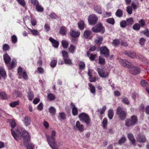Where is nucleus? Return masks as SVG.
<instances>
[{"mask_svg":"<svg viewBox=\"0 0 149 149\" xmlns=\"http://www.w3.org/2000/svg\"><path fill=\"white\" fill-rule=\"evenodd\" d=\"M19 128L21 131L20 132L19 130V134H20L23 137L24 143L25 146L27 147V149H34V146L30 142V136L28 133L23 128L21 127Z\"/></svg>","mask_w":149,"mask_h":149,"instance_id":"obj_1","label":"nucleus"},{"mask_svg":"<svg viewBox=\"0 0 149 149\" xmlns=\"http://www.w3.org/2000/svg\"><path fill=\"white\" fill-rule=\"evenodd\" d=\"M138 121L136 116L135 115L132 116L130 118H127L125 121V125L128 127H130L135 125L136 124Z\"/></svg>","mask_w":149,"mask_h":149,"instance_id":"obj_2","label":"nucleus"},{"mask_svg":"<svg viewBox=\"0 0 149 149\" xmlns=\"http://www.w3.org/2000/svg\"><path fill=\"white\" fill-rule=\"evenodd\" d=\"M116 114L121 120H124L127 117V112L122 107H118L116 109Z\"/></svg>","mask_w":149,"mask_h":149,"instance_id":"obj_3","label":"nucleus"},{"mask_svg":"<svg viewBox=\"0 0 149 149\" xmlns=\"http://www.w3.org/2000/svg\"><path fill=\"white\" fill-rule=\"evenodd\" d=\"M79 118L81 121L85 123L87 125L89 124L90 123V117L85 113H82L79 114Z\"/></svg>","mask_w":149,"mask_h":149,"instance_id":"obj_4","label":"nucleus"},{"mask_svg":"<svg viewBox=\"0 0 149 149\" xmlns=\"http://www.w3.org/2000/svg\"><path fill=\"white\" fill-rule=\"evenodd\" d=\"M91 30L94 32L97 33L99 32L102 33H103L105 31L104 27L100 23L97 24L96 27H93Z\"/></svg>","mask_w":149,"mask_h":149,"instance_id":"obj_5","label":"nucleus"},{"mask_svg":"<svg viewBox=\"0 0 149 149\" xmlns=\"http://www.w3.org/2000/svg\"><path fill=\"white\" fill-rule=\"evenodd\" d=\"M118 61L123 66L126 67L128 68H130L132 67V64L131 62L125 59H123L121 58H119Z\"/></svg>","mask_w":149,"mask_h":149,"instance_id":"obj_6","label":"nucleus"},{"mask_svg":"<svg viewBox=\"0 0 149 149\" xmlns=\"http://www.w3.org/2000/svg\"><path fill=\"white\" fill-rule=\"evenodd\" d=\"M98 20V17L95 15L93 14L90 15L88 19L89 23L91 25L95 24Z\"/></svg>","mask_w":149,"mask_h":149,"instance_id":"obj_7","label":"nucleus"},{"mask_svg":"<svg viewBox=\"0 0 149 149\" xmlns=\"http://www.w3.org/2000/svg\"><path fill=\"white\" fill-rule=\"evenodd\" d=\"M97 70L100 76L102 78H106L109 76V73L105 70L100 68H97Z\"/></svg>","mask_w":149,"mask_h":149,"instance_id":"obj_8","label":"nucleus"},{"mask_svg":"<svg viewBox=\"0 0 149 149\" xmlns=\"http://www.w3.org/2000/svg\"><path fill=\"white\" fill-rule=\"evenodd\" d=\"M100 53L105 57L108 58L109 55V52L108 49L106 47H101L100 49Z\"/></svg>","mask_w":149,"mask_h":149,"instance_id":"obj_9","label":"nucleus"},{"mask_svg":"<svg viewBox=\"0 0 149 149\" xmlns=\"http://www.w3.org/2000/svg\"><path fill=\"white\" fill-rule=\"evenodd\" d=\"M56 133L55 131L53 130L51 133V136L49 137L48 135H46V137L47 139L48 142L55 141V137L56 136Z\"/></svg>","mask_w":149,"mask_h":149,"instance_id":"obj_10","label":"nucleus"},{"mask_svg":"<svg viewBox=\"0 0 149 149\" xmlns=\"http://www.w3.org/2000/svg\"><path fill=\"white\" fill-rule=\"evenodd\" d=\"M123 54L131 58H134L136 56V53L133 51L125 50L123 52Z\"/></svg>","mask_w":149,"mask_h":149,"instance_id":"obj_11","label":"nucleus"},{"mask_svg":"<svg viewBox=\"0 0 149 149\" xmlns=\"http://www.w3.org/2000/svg\"><path fill=\"white\" fill-rule=\"evenodd\" d=\"M84 125L81 124L79 121H77L76 123L75 126L74 127L75 129H78L80 132H82L84 130Z\"/></svg>","mask_w":149,"mask_h":149,"instance_id":"obj_12","label":"nucleus"},{"mask_svg":"<svg viewBox=\"0 0 149 149\" xmlns=\"http://www.w3.org/2000/svg\"><path fill=\"white\" fill-rule=\"evenodd\" d=\"M25 125L27 126L30 125L31 123L30 118L28 116H25L22 120Z\"/></svg>","mask_w":149,"mask_h":149,"instance_id":"obj_13","label":"nucleus"},{"mask_svg":"<svg viewBox=\"0 0 149 149\" xmlns=\"http://www.w3.org/2000/svg\"><path fill=\"white\" fill-rule=\"evenodd\" d=\"M18 128L14 130L12 129H11L12 135L15 140L18 141L19 139V131Z\"/></svg>","mask_w":149,"mask_h":149,"instance_id":"obj_14","label":"nucleus"},{"mask_svg":"<svg viewBox=\"0 0 149 149\" xmlns=\"http://www.w3.org/2000/svg\"><path fill=\"white\" fill-rule=\"evenodd\" d=\"M130 68V71L134 75H136L139 73L140 72V70L139 68L137 67H133L132 65Z\"/></svg>","mask_w":149,"mask_h":149,"instance_id":"obj_15","label":"nucleus"},{"mask_svg":"<svg viewBox=\"0 0 149 149\" xmlns=\"http://www.w3.org/2000/svg\"><path fill=\"white\" fill-rule=\"evenodd\" d=\"M3 58L5 63L6 65L8 64L10 62L11 58L8 54L5 53L3 55Z\"/></svg>","mask_w":149,"mask_h":149,"instance_id":"obj_16","label":"nucleus"},{"mask_svg":"<svg viewBox=\"0 0 149 149\" xmlns=\"http://www.w3.org/2000/svg\"><path fill=\"white\" fill-rule=\"evenodd\" d=\"M137 140L140 143H143L146 141L145 136L143 135L139 134L138 136Z\"/></svg>","mask_w":149,"mask_h":149,"instance_id":"obj_17","label":"nucleus"},{"mask_svg":"<svg viewBox=\"0 0 149 149\" xmlns=\"http://www.w3.org/2000/svg\"><path fill=\"white\" fill-rule=\"evenodd\" d=\"M80 34V33L79 31H77L75 30H71L70 35L73 37H77L79 36Z\"/></svg>","mask_w":149,"mask_h":149,"instance_id":"obj_18","label":"nucleus"},{"mask_svg":"<svg viewBox=\"0 0 149 149\" xmlns=\"http://www.w3.org/2000/svg\"><path fill=\"white\" fill-rule=\"evenodd\" d=\"M91 32L90 31L86 30L84 32V37L85 38L90 39L91 38Z\"/></svg>","mask_w":149,"mask_h":149,"instance_id":"obj_19","label":"nucleus"},{"mask_svg":"<svg viewBox=\"0 0 149 149\" xmlns=\"http://www.w3.org/2000/svg\"><path fill=\"white\" fill-rule=\"evenodd\" d=\"M49 40L52 43L53 46L55 48H57L58 47L59 43L58 41L54 39L51 37L49 38Z\"/></svg>","mask_w":149,"mask_h":149,"instance_id":"obj_20","label":"nucleus"},{"mask_svg":"<svg viewBox=\"0 0 149 149\" xmlns=\"http://www.w3.org/2000/svg\"><path fill=\"white\" fill-rule=\"evenodd\" d=\"M71 106L73 107L72 109V113L74 116L77 115L78 113V110L76 107L75 105L73 103H71Z\"/></svg>","mask_w":149,"mask_h":149,"instance_id":"obj_21","label":"nucleus"},{"mask_svg":"<svg viewBox=\"0 0 149 149\" xmlns=\"http://www.w3.org/2000/svg\"><path fill=\"white\" fill-rule=\"evenodd\" d=\"M127 135L128 139L133 144H134L135 142V140L133 134L131 133H129Z\"/></svg>","mask_w":149,"mask_h":149,"instance_id":"obj_22","label":"nucleus"},{"mask_svg":"<svg viewBox=\"0 0 149 149\" xmlns=\"http://www.w3.org/2000/svg\"><path fill=\"white\" fill-rule=\"evenodd\" d=\"M103 38L102 36H99L96 37L95 40V42L98 45H100L102 42Z\"/></svg>","mask_w":149,"mask_h":149,"instance_id":"obj_23","label":"nucleus"},{"mask_svg":"<svg viewBox=\"0 0 149 149\" xmlns=\"http://www.w3.org/2000/svg\"><path fill=\"white\" fill-rule=\"evenodd\" d=\"M79 28L80 30H83L85 27V24L83 21L81 20L78 23Z\"/></svg>","mask_w":149,"mask_h":149,"instance_id":"obj_24","label":"nucleus"},{"mask_svg":"<svg viewBox=\"0 0 149 149\" xmlns=\"http://www.w3.org/2000/svg\"><path fill=\"white\" fill-rule=\"evenodd\" d=\"M16 64L17 62L16 60L15 59H13L11 63L8 66V69L10 70L12 69L16 66Z\"/></svg>","mask_w":149,"mask_h":149,"instance_id":"obj_25","label":"nucleus"},{"mask_svg":"<svg viewBox=\"0 0 149 149\" xmlns=\"http://www.w3.org/2000/svg\"><path fill=\"white\" fill-rule=\"evenodd\" d=\"M95 10L97 13L100 14H102V12L101 7L100 6L96 5L94 7Z\"/></svg>","mask_w":149,"mask_h":149,"instance_id":"obj_26","label":"nucleus"},{"mask_svg":"<svg viewBox=\"0 0 149 149\" xmlns=\"http://www.w3.org/2000/svg\"><path fill=\"white\" fill-rule=\"evenodd\" d=\"M30 31L32 33L33 35L35 36H39L40 34L39 32L36 29H31L28 28Z\"/></svg>","mask_w":149,"mask_h":149,"instance_id":"obj_27","label":"nucleus"},{"mask_svg":"<svg viewBox=\"0 0 149 149\" xmlns=\"http://www.w3.org/2000/svg\"><path fill=\"white\" fill-rule=\"evenodd\" d=\"M6 75V72L4 68L1 67L0 68V79H1V77H4Z\"/></svg>","mask_w":149,"mask_h":149,"instance_id":"obj_28","label":"nucleus"},{"mask_svg":"<svg viewBox=\"0 0 149 149\" xmlns=\"http://www.w3.org/2000/svg\"><path fill=\"white\" fill-rule=\"evenodd\" d=\"M114 113L113 109H109L108 111V116L109 118L111 120L113 116Z\"/></svg>","mask_w":149,"mask_h":149,"instance_id":"obj_29","label":"nucleus"},{"mask_svg":"<svg viewBox=\"0 0 149 149\" xmlns=\"http://www.w3.org/2000/svg\"><path fill=\"white\" fill-rule=\"evenodd\" d=\"M48 143L52 149H58L57 146L55 143V141H54L53 142H51Z\"/></svg>","mask_w":149,"mask_h":149,"instance_id":"obj_30","label":"nucleus"},{"mask_svg":"<svg viewBox=\"0 0 149 149\" xmlns=\"http://www.w3.org/2000/svg\"><path fill=\"white\" fill-rule=\"evenodd\" d=\"M48 98L51 101L54 100L56 98V96L53 94L50 93L47 95Z\"/></svg>","mask_w":149,"mask_h":149,"instance_id":"obj_31","label":"nucleus"},{"mask_svg":"<svg viewBox=\"0 0 149 149\" xmlns=\"http://www.w3.org/2000/svg\"><path fill=\"white\" fill-rule=\"evenodd\" d=\"M49 112L52 115H54L56 112V109L54 107L52 106L49 108Z\"/></svg>","mask_w":149,"mask_h":149,"instance_id":"obj_32","label":"nucleus"},{"mask_svg":"<svg viewBox=\"0 0 149 149\" xmlns=\"http://www.w3.org/2000/svg\"><path fill=\"white\" fill-rule=\"evenodd\" d=\"M126 140V138L125 136L122 137L118 141V144L121 145L124 143Z\"/></svg>","mask_w":149,"mask_h":149,"instance_id":"obj_33","label":"nucleus"},{"mask_svg":"<svg viewBox=\"0 0 149 149\" xmlns=\"http://www.w3.org/2000/svg\"><path fill=\"white\" fill-rule=\"evenodd\" d=\"M88 86L90 87V91L93 94L95 93V87L93 86L92 84L89 83Z\"/></svg>","mask_w":149,"mask_h":149,"instance_id":"obj_34","label":"nucleus"},{"mask_svg":"<svg viewBox=\"0 0 149 149\" xmlns=\"http://www.w3.org/2000/svg\"><path fill=\"white\" fill-rule=\"evenodd\" d=\"M67 31L66 28L64 26H62L60 30V33L62 35H65Z\"/></svg>","mask_w":149,"mask_h":149,"instance_id":"obj_35","label":"nucleus"},{"mask_svg":"<svg viewBox=\"0 0 149 149\" xmlns=\"http://www.w3.org/2000/svg\"><path fill=\"white\" fill-rule=\"evenodd\" d=\"M115 14L117 17H120L122 16L123 13L121 9H119L116 11Z\"/></svg>","mask_w":149,"mask_h":149,"instance_id":"obj_36","label":"nucleus"},{"mask_svg":"<svg viewBox=\"0 0 149 149\" xmlns=\"http://www.w3.org/2000/svg\"><path fill=\"white\" fill-rule=\"evenodd\" d=\"M36 7V9L38 12H41L44 10L43 8L40 5L39 3Z\"/></svg>","mask_w":149,"mask_h":149,"instance_id":"obj_37","label":"nucleus"},{"mask_svg":"<svg viewBox=\"0 0 149 149\" xmlns=\"http://www.w3.org/2000/svg\"><path fill=\"white\" fill-rule=\"evenodd\" d=\"M61 43L63 48H66L68 46V41L66 40H63L61 41Z\"/></svg>","mask_w":149,"mask_h":149,"instance_id":"obj_38","label":"nucleus"},{"mask_svg":"<svg viewBox=\"0 0 149 149\" xmlns=\"http://www.w3.org/2000/svg\"><path fill=\"white\" fill-rule=\"evenodd\" d=\"M0 96L1 98L3 100H6L7 98V95L6 93L4 92H2L0 93Z\"/></svg>","mask_w":149,"mask_h":149,"instance_id":"obj_39","label":"nucleus"},{"mask_svg":"<svg viewBox=\"0 0 149 149\" xmlns=\"http://www.w3.org/2000/svg\"><path fill=\"white\" fill-rule=\"evenodd\" d=\"M75 49V47L73 45H70L69 48V50L70 52L73 54L74 53Z\"/></svg>","mask_w":149,"mask_h":149,"instance_id":"obj_40","label":"nucleus"},{"mask_svg":"<svg viewBox=\"0 0 149 149\" xmlns=\"http://www.w3.org/2000/svg\"><path fill=\"white\" fill-rule=\"evenodd\" d=\"M9 123L10 126L13 128L16 125V123L15 121L13 119H10L9 120Z\"/></svg>","mask_w":149,"mask_h":149,"instance_id":"obj_41","label":"nucleus"},{"mask_svg":"<svg viewBox=\"0 0 149 149\" xmlns=\"http://www.w3.org/2000/svg\"><path fill=\"white\" fill-rule=\"evenodd\" d=\"M29 1L31 4L35 6L39 3L38 0H30Z\"/></svg>","mask_w":149,"mask_h":149,"instance_id":"obj_42","label":"nucleus"},{"mask_svg":"<svg viewBox=\"0 0 149 149\" xmlns=\"http://www.w3.org/2000/svg\"><path fill=\"white\" fill-rule=\"evenodd\" d=\"M140 28V26L139 24H135L133 26V29L135 30H139Z\"/></svg>","mask_w":149,"mask_h":149,"instance_id":"obj_43","label":"nucleus"},{"mask_svg":"<svg viewBox=\"0 0 149 149\" xmlns=\"http://www.w3.org/2000/svg\"><path fill=\"white\" fill-rule=\"evenodd\" d=\"M19 4L24 8H26V3L24 0H19Z\"/></svg>","mask_w":149,"mask_h":149,"instance_id":"obj_44","label":"nucleus"},{"mask_svg":"<svg viewBox=\"0 0 149 149\" xmlns=\"http://www.w3.org/2000/svg\"><path fill=\"white\" fill-rule=\"evenodd\" d=\"M133 19L132 17L127 18L126 19V22L127 24H132L133 23Z\"/></svg>","mask_w":149,"mask_h":149,"instance_id":"obj_45","label":"nucleus"},{"mask_svg":"<svg viewBox=\"0 0 149 149\" xmlns=\"http://www.w3.org/2000/svg\"><path fill=\"white\" fill-rule=\"evenodd\" d=\"M79 67L80 69H83L85 67V64L84 62L81 61H80L79 63Z\"/></svg>","mask_w":149,"mask_h":149,"instance_id":"obj_46","label":"nucleus"},{"mask_svg":"<svg viewBox=\"0 0 149 149\" xmlns=\"http://www.w3.org/2000/svg\"><path fill=\"white\" fill-rule=\"evenodd\" d=\"M62 53L63 54V59L68 58V55L67 52L65 51H63L62 52Z\"/></svg>","mask_w":149,"mask_h":149,"instance_id":"obj_47","label":"nucleus"},{"mask_svg":"<svg viewBox=\"0 0 149 149\" xmlns=\"http://www.w3.org/2000/svg\"><path fill=\"white\" fill-rule=\"evenodd\" d=\"M119 43L120 42L118 40L114 39L113 40L112 42V44L114 46L117 47L118 46Z\"/></svg>","mask_w":149,"mask_h":149,"instance_id":"obj_48","label":"nucleus"},{"mask_svg":"<svg viewBox=\"0 0 149 149\" xmlns=\"http://www.w3.org/2000/svg\"><path fill=\"white\" fill-rule=\"evenodd\" d=\"M107 22L113 25L115 23L114 19L113 18H110L106 20Z\"/></svg>","mask_w":149,"mask_h":149,"instance_id":"obj_49","label":"nucleus"},{"mask_svg":"<svg viewBox=\"0 0 149 149\" xmlns=\"http://www.w3.org/2000/svg\"><path fill=\"white\" fill-rule=\"evenodd\" d=\"M27 97H28V99L30 101H31L34 97L33 95L31 92L28 93Z\"/></svg>","mask_w":149,"mask_h":149,"instance_id":"obj_50","label":"nucleus"},{"mask_svg":"<svg viewBox=\"0 0 149 149\" xmlns=\"http://www.w3.org/2000/svg\"><path fill=\"white\" fill-rule=\"evenodd\" d=\"M126 11L129 14H131L132 13V7L130 6H127V8Z\"/></svg>","mask_w":149,"mask_h":149,"instance_id":"obj_51","label":"nucleus"},{"mask_svg":"<svg viewBox=\"0 0 149 149\" xmlns=\"http://www.w3.org/2000/svg\"><path fill=\"white\" fill-rule=\"evenodd\" d=\"M122 101L123 102L126 104H128L129 103L128 99L125 97H124L123 98Z\"/></svg>","mask_w":149,"mask_h":149,"instance_id":"obj_52","label":"nucleus"},{"mask_svg":"<svg viewBox=\"0 0 149 149\" xmlns=\"http://www.w3.org/2000/svg\"><path fill=\"white\" fill-rule=\"evenodd\" d=\"M64 60L65 64L71 65L72 63L71 60L68 58L65 59Z\"/></svg>","mask_w":149,"mask_h":149,"instance_id":"obj_53","label":"nucleus"},{"mask_svg":"<svg viewBox=\"0 0 149 149\" xmlns=\"http://www.w3.org/2000/svg\"><path fill=\"white\" fill-rule=\"evenodd\" d=\"M99 62L101 64H104L105 63V59L103 57L100 56L99 57Z\"/></svg>","mask_w":149,"mask_h":149,"instance_id":"obj_54","label":"nucleus"},{"mask_svg":"<svg viewBox=\"0 0 149 149\" xmlns=\"http://www.w3.org/2000/svg\"><path fill=\"white\" fill-rule=\"evenodd\" d=\"M57 63V60H52L50 63V66L52 67H54Z\"/></svg>","mask_w":149,"mask_h":149,"instance_id":"obj_55","label":"nucleus"},{"mask_svg":"<svg viewBox=\"0 0 149 149\" xmlns=\"http://www.w3.org/2000/svg\"><path fill=\"white\" fill-rule=\"evenodd\" d=\"M120 26L121 27H124L127 24L126 21L123 20L120 22Z\"/></svg>","mask_w":149,"mask_h":149,"instance_id":"obj_56","label":"nucleus"},{"mask_svg":"<svg viewBox=\"0 0 149 149\" xmlns=\"http://www.w3.org/2000/svg\"><path fill=\"white\" fill-rule=\"evenodd\" d=\"M106 109V107L105 105L101 109H100L98 111L100 112V113L101 115L103 114L104 113Z\"/></svg>","mask_w":149,"mask_h":149,"instance_id":"obj_57","label":"nucleus"},{"mask_svg":"<svg viewBox=\"0 0 149 149\" xmlns=\"http://www.w3.org/2000/svg\"><path fill=\"white\" fill-rule=\"evenodd\" d=\"M9 49V46L8 44H5L3 45V51H6L8 50Z\"/></svg>","mask_w":149,"mask_h":149,"instance_id":"obj_58","label":"nucleus"},{"mask_svg":"<svg viewBox=\"0 0 149 149\" xmlns=\"http://www.w3.org/2000/svg\"><path fill=\"white\" fill-rule=\"evenodd\" d=\"M59 115L61 118L62 119L64 120L65 118L66 115L65 113L63 112L60 113Z\"/></svg>","mask_w":149,"mask_h":149,"instance_id":"obj_59","label":"nucleus"},{"mask_svg":"<svg viewBox=\"0 0 149 149\" xmlns=\"http://www.w3.org/2000/svg\"><path fill=\"white\" fill-rule=\"evenodd\" d=\"M12 42L13 43H15L17 41V37L14 35L11 37Z\"/></svg>","mask_w":149,"mask_h":149,"instance_id":"obj_60","label":"nucleus"},{"mask_svg":"<svg viewBox=\"0 0 149 149\" xmlns=\"http://www.w3.org/2000/svg\"><path fill=\"white\" fill-rule=\"evenodd\" d=\"M37 71L40 74H43L44 72V69L42 67H38L37 68Z\"/></svg>","mask_w":149,"mask_h":149,"instance_id":"obj_61","label":"nucleus"},{"mask_svg":"<svg viewBox=\"0 0 149 149\" xmlns=\"http://www.w3.org/2000/svg\"><path fill=\"white\" fill-rule=\"evenodd\" d=\"M107 122V118H104L102 121L103 127L104 128H105L106 126Z\"/></svg>","mask_w":149,"mask_h":149,"instance_id":"obj_62","label":"nucleus"},{"mask_svg":"<svg viewBox=\"0 0 149 149\" xmlns=\"http://www.w3.org/2000/svg\"><path fill=\"white\" fill-rule=\"evenodd\" d=\"M146 41L145 39L143 38H141L139 41V43L140 45L143 46L144 45Z\"/></svg>","mask_w":149,"mask_h":149,"instance_id":"obj_63","label":"nucleus"},{"mask_svg":"<svg viewBox=\"0 0 149 149\" xmlns=\"http://www.w3.org/2000/svg\"><path fill=\"white\" fill-rule=\"evenodd\" d=\"M139 23L141 26L143 27L145 25V22L144 19H142L139 21Z\"/></svg>","mask_w":149,"mask_h":149,"instance_id":"obj_64","label":"nucleus"}]
</instances>
